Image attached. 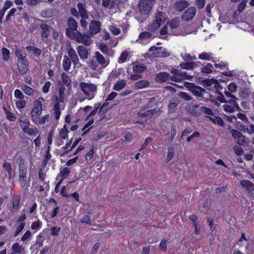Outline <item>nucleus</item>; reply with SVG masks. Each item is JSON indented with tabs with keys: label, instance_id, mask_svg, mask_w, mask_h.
<instances>
[{
	"label": "nucleus",
	"instance_id": "nucleus-1",
	"mask_svg": "<svg viewBox=\"0 0 254 254\" xmlns=\"http://www.w3.org/2000/svg\"><path fill=\"white\" fill-rule=\"evenodd\" d=\"M79 87L87 100H91L94 98L97 91V86L96 84L91 82H81L79 83Z\"/></svg>",
	"mask_w": 254,
	"mask_h": 254
},
{
	"label": "nucleus",
	"instance_id": "nucleus-9",
	"mask_svg": "<svg viewBox=\"0 0 254 254\" xmlns=\"http://www.w3.org/2000/svg\"><path fill=\"white\" fill-rule=\"evenodd\" d=\"M196 9L194 6H190L186 9L181 15L182 19L185 21H190L195 16Z\"/></svg>",
	"mask_w": 254,
	"mask_h": 254
},
{
	"label": "nucleus",
	"instance_id": "nucleus-23",
	"mask_svg": "<svg viewBox=\"0 0 254 254\" xmlns=\"http://www.w3.org/2000/svg\"><path fill=\"white\" fill-rule=\"evenodd\" d=\"M170 55V53L167 51V49L162 47H159L157 52H155V56L156 57L165 58Z\"/></svg>",
	"mask_w": 254,
	"mask_h": 254
},
{
	"label": "nucleus",
	"instance_id": "nucleus-27",
	"mask_svg": "<svg viewBox=\"0 0 254 254\" xmlns=\"http://www.w3.org/2000/svg\"><path fill=\"white\" fill-rule=\"evenodd\" d=\"M71 61L67 56H64L63 67L65 71H68L70 68Z\"/></svg>",
	"mask_w": 254,
	"mask_h": 254
},
{
	"label": "nucleus",
	"instance_id": "nucleus-50",
	"mask_svg": "<svg viewBox=\"0 0 254 254\" xmlns=\"http://www.w3.org/2000/svg\"><path fill=\"white\" fill-rule=\"evenodd\" d=\"M230 99L229 100H226V102L229 103V104H230L231 105H233V106H237V111H241V109L239 106L238 104H237L236 102V100L238 99L235 97V98H230Z\"/></svg>",
	"mask_w": 254,
	"mask_h": 254
},
{
	"label": "nucleus",
	"instance_id": "nucleus-28",
	"mask_svg": "<svg viewBox=\"0 0 254 254\" xmlns=\"http://www.w3.org/2000/svg\"><path fill=\"white\" fill-rule=\"evenodd\" d=\"M198 58L202 60L213 61V57L212 53L203 52L199 54Z\"/></svg>",
	"mask_w": 254,
	"mask_h": 254
},
{
	"label": "nucleus",
	"instance_id": "nucleus-34",
	"mask_svg": "<svg viewBox=\"0 0 254 254\" xmlns=\"http://www.w3.org/2000/svg\"><path fill=\"white\" fill-rule=\"evenodd\" d=\"M69 174L70 169L67 167H64L60 171L59 176L62 177L61 180L63 181L69 176Z\"/></svg>",
	"mask_w": 254,
	"mask_h": 254
},
{
	"label": "nucleus",
	"instance_id": "nucleus-51",
	"mask_svg": "<svg viewBox=\"0 0 254 254\" xmlns=\"http://www.w3.org/2000/svg\"><path fill=\"white\" fill-rule=\"evenodd\" d=\"M27 49L30 51H32L33 54L37 57H39L42 53L41 50L35 47H27Z\"/></svg>",
	"mask_w": 254,
	"mask_h": 254
},
{
	"label": "nucleus",
	"instance_id": "nucleus-14",
	"mask_svg": "<svg viewBox=\"0 0 254 254\" xmlns=\"http://www.w3.org/2000/svg\"><path fill=\"white\" fill-rule=\"evenodd\" d=\"M76 50L80 58L82 60H86L89 55V49L83 45H79L76 47Z\"/></svg>",
	"mask_w": 254,
	"mask_h": 254
},
{
	"label": "nucleus",
	"instance_id": "nucleus-56",
	"mask_svg": "<svg viewBox=\"0 0 254 254\" xmlns=\"http://www.w3.org/2000/svg\"><path fill=\"white\" fill-rule=\"evenodd\" d=\"M109 29L114 35H118L121 33V30L113 25L110 26Z\"/></svg>",
	"mask_w": 254,
	"mask_h": 254
},
{
	"label": "nucleus",
	"instance_id": "nucleus-3",
	"mask_svg": "<svg viewBox=\"0 0 254 254\" xmlns=\"http://www.w3.org/2000/svg\"><path fill=\"white\" fill-rule=\"evenodd\" d=\"M17 161L19 164V182L22 186H24L26 181L27 164L22 157H19Z\"/></svg>",
	"mask_w": 254,
	"mask_h": 254
},
{
	"label": "nucleus",
	"instance_id": "nucleus-37",
	"mask_svg": "<svg viewBox=\"0 0 254 254\" xmlns=\"http://www.w3.org/2000/svg\"><path fill=\"white\" fill-rule=\"evenodd\" d=\"M223 107L225 111L230 113H233L235 111V110H237V106L234 105L233 106V105H231L226 102L225 103V104L223 105Z\"/></svg>",
	"mask_w": 254,
	"mask_h": 254
},
{
	"label": "nucleus",
	"instance_id": "nucleus-43",
	"mask_svg": "<svg viewBox=\"0 0 254 254\" xmlns=\"http://www.w3.org/2000/svg\"><path fill=\"white\" fill-rule=\"evenodd\" d=\"M3 110L4 111L6 118L8 120L13 122L16 120V117L13 113L8 111L5 108H3Z\"/></svg>",
	"mask_w": 254,
	"mask_h": 254
},
{
	"label": "nucleus",
	"instance_id": "nucleus-39",
	"mask_svg": "<svg viewBox=\"0 0 254 254\" xmlns=\"http://www.w3.org/2000/svg\"><path fill=\"white\" fill-rule=\"evenodd\" d=\"M210 121H212L214 123L221 126H224V123L223 120L219 117L215 116L214 117H209Z\"/></svg>",
	"mask_w": 254,
	"mask_h": 254
},
{
	"label": "nucleus",
	"instance_id": "nucleus-45",
	"mask_svg": "<svg viewBox=\"0 0 254 254\" xmlns=\"http://www.w3.org/2000/svg\"><path fill=\"white\" fill-rule=\"evenodd\" d=\"M2 60L4 61H7L9 58L10 52L6 48H2L1 49Z\"/></svg>",
	"mask_w": 254,
	"mask_h": 254
},
{
	"label": "nucleus",
	"instance_id": "nucleus-25",
	"mask_svg": "<svg viewBox=\"0 0 254 254\" xmlns=\"http://www.w3.org/2000/svg\"><path fill=\"white\" fill-rule=\"evenodd\" d=\"M40 16L44 18H49L54 16V12L52 9L48 8L41 12Z\"/></svg>",
	"mask_w": 254,
	"mask_h": 254
},
{
	"label": "nucleus",
	"instance_id": "nucleus-24",
	"mask_svg": "<svg viewBox=\"0 0 254 254\" xmlns=\"http://www.w3.org/2000/svg\"><path fill=\"white\" fill-rule=\"evenodd\" d=\"M21 88L25 94L29 96H32L37 92L36 89H33L26 84H22Z\"/></svg>",
	"mask_w": 254,
	"mask_h": 254
},
{
	"label": "nucleus",
	"instance_id": "nucleus-4",
	"mask_svg": "<svg viewBox=\"0 0 254 254\" xmlns=\"http://www.w3.org/2000/svg\"><path fill=\"white\" fill-rule=\"evenodd\" d=\"M92 35H89V33L87 34L81 33L79 31L75 32V35L74 36V38H72L71 39H74L78 43H82L85 46H90L93 42V41L91 39Z\"/></svg>",
	"mask_w": 254,
	"mask_h": 254
},
{
	"label": "nucleus",
	"instance_id": "nucleus-44",
	"mask_svg": "<svg viewBox=\"0 0 254 254\" xmlns=\"http://www.w3.org/2000/svg\"><path fill=\"white\" fill-rule=\"evenodd\" d=\"M25 133L29 135H36L38 133V128L36 127L30 128L29 127L23 131Z\"/></svg>",
	"mask_w": 254,
	"mask_h": 254
},
{
	"label": "nucleus",
	"instance_id": "nucleus-10",
	"mask_svg": "<svg viewBox=\"0 0 254 254\" xmlns=\"http://www.w3.org/2000/svg\"><path fill=\"white\" fill-rule=\"evenodd\" d=\"M102 23L99 21L92 20L89 24V35L92 36L98 33L101 30Z\"/></svg>",
	"mask_w": 254,
	"mask_h": 254
},
{
	"label": "nucleus",
	"instance_id": "nucleus-6",
	"mask_svg": "<svg viewBox=\"0 0 254 254\" xmlns=\"http://www.w3.org/2000/svg\"><path fill=\"white\" fill-rule=\"evenodd\" d=\"M153 6L152 0H140L138 4L139 12L144 15L148 14Z\"/></svg>",
	"mask_w": 254,
	"mask_h": 254
},
{
	"label": "nucleus",
	"instance_id": "nucleus-13",
	"mask_svg": "<svg viewBox=\"0 0 254 254\" xmlns=\"http://www.w3.org/2000/svg\"><path fill=\"white\" fill-rule=\"evenodd\" d=\"M93 57L95 59L96 62L99 64H100L102 67H105L108 65L109 63V62L105 59L104 57L101 55L99 52H95Z\"/></svg>",
	"mask_w": 254,
	"mask_h": 254
},
{
	"label": "nucleus",
	"instance_id": "nucleus-41",
	"mask_svg": "<svg viewBox=\"0 0 254 254\" xmlns=\"http://www.w3.org/2000/svg\"><path fill=\"white\" fill-rule=\"evenodd\" d=\"M100 109V103H97L94 104V109L91 111L89 114L86 118V120L87 121L90 117L94 116L97 113V111Z\"/></svg>",
	"mask_w": 254,
	"mask_h": 254
},
{
	"label": "nucleus",
	"instance_id": "nucleus-32",
	"mask_svg": "<svg viewBox=\"0 0 254 254\" xmlns=\"http://www.w3.org/2000/svg\"><path fill=\"white\" fill-rule=\"evenodd\" d=\"M61 78L63 82L67 86H69L71 83V80L70 76L66 73L63 72L61 75Z\"/></svg>",
	"mask_w": 254,
	"mask_h": 254
},
{
	"label": "nucleus",
	"instance_id": "nucleus-17",
	"mask_svg": "<svg viewBox=\"0 0 254 254\" xmlns=\"http://www.w3.org/2000/svg\"><path fill=\"white\" fill-rule=\"evenodd\" d=\"M202 65L200 62H188L186 63H181L180 64V66L182 68L185 69H192L195 67L200 66Z\"/></svg>",
	"mask_w": 254,
	"mask_h": 254
},
{
	"label": "nucleus",
	"instance_id": "nucleus-55",
	"mask_svg": "<svg viewBox=\"0 0 254 254\" xmlns=\"http://www.w3.org/2000/svg\"><path fill=\"white\" fill-rule=\"evenodd\" d=\"M128 56V54L127 52L124 51L122 53L119 59V63H124L127 59Z\"/></svg>",
	"mask_w": 254,
	"mask_h": 254
},
{
	"label": "nucleus",
	"instance_id": "nucleus-12",
	"mask_svg": "<svg viewBox=\"0 0 254 254\" xmlns=\"http://www.w3.org/2000/svg\"><path fill=\"white\" fill-rule=\"evenodd\" d=\"M28 63L26 59H22L18 60L17 67L21 74H24L28 70Z\"/></svg>",
	"mask_w": 254,
	"mask_h": 254
},
{
	"label": "nucleus",
	"instance_id": "nucleus-59",
	"mask_svg": "<svg viewBox=\"0 0 254 254\" xmlns=\"http://www.w3.org/2000/svg\"><path fill=\"white\" fill-rule=\"evenodd\" d=\"M80 221L82 223L88 224H91V217L88 215H84L83 217H82V218L80 219Z\"/></svg>",
	"mask_w": 254,
	"mask_h": 254
},
{
	"label": "nucleus",
	"instance_id": "nucleus-33",
	"mask_svg": "<svg viewBox=\"0 0 254 254\" xmlns=\"http://www.w3.org/2000/svg\"><path fill=\"white\" fill-rule=\"evenodd\" d=\"M180 20L179 17H176L172 19L169 23V26L171 29L177 28L180 24Z\"/></svg>",
	"mask_w": 254,
	"mask_h": 254
},
{
	"label": "nucleus",
	"instance_id": "nucleus-48",
	"mask_svg": "<svg viewBox=\"0 0 254 254\" xmlns=\"http://www.w3.org/2000/svg\"><path fill=\"white\" fill-rule=\"evenodd\" d=\"M213 65L211 64H207L206 66H202L201 71L204 73H209L212 72Z\"/></svg>",
	"mask_w": 254,
	"mask_h": 254
},
{
	"label": "nucleus",
	"instance_id": "nucleus-46",
	"mask_svg": "<svg viewBox=\"0 0 254 254\" xmlns=\"http://www.w3.org/2000/svg\"><path fill=\"white\" fill-rule=\"evenodd\" d=\"M175 153L174 148L173 147H170L168 149L167 157L166 158V162H170L173 158Z\"/></svg>",
	"mask_w": 254,
	"mask_h": 254
},
{
	"label": "nucleus",
	"instance_id": "nucleus-42",
	"mask_svg": "<svg viewBox=\"0 0 254 254\" xmlns=\"http://www.w3.org/2000/svg\"><path fill=\"white\" fill-rule=\"evenodd\" d=\"M11 250L17 254H21L24 249L21 247L18 243H15L12 245Z\"/></svg>",
	"mask_w": 254,
	"mask_h": 254
},
{
	"label": "nucleus",
	"instance_id": "nucleus-57",
	"mask_svg": "<svg viewBox=\"0 0 254 254\" xmlns=\"http://www.w3.org/2000/svg\"><path fill=\"white\" fill-rule=\"evenodd\" d=\"M179 96L185 101H190L191 100V97L188 93L184 92H181L179 93Z\"/></svg>",
	"mask_w": 254,
	"mask_h": 254
},
{
	"label": "nucleus",
	"instance_id": "nucleus-30",
	"mask_svg": "<svg viewBox=\"0 0 254 254\" xmlns=\"http://www.w3.org/2000/svg\"><path fill=\"white\" fill-rule=\"evenodd\" d=\"M254 94V93H252L250 90L245 89L240 91L239 93V95L241 98L248 99L250 98V96L253 97Z\"/></svg>",
	"mask_w": 254,
	"mask_h": 254
},
{
	"label": "nucleus",
	"instance_id": "nucleus-49",
	"mask_svg": "<svg viewBox=\"0 0 254 254\" xmlns=\"http://www.w3.org/2000/svg\"><path fill=\"white\" fill-rule=\"evenodd\" d=\"M94 153V151L92 148L86 153L85 155V160L88 163H91L92 162V158H93Z\"/></svg>",
	"mask_w": 254,
	"mask_h": 254
},
{
	"label": "nucleus",
	"instance_id": "nucleus-18",
	"mask_svg": "<svg viewBox=\"0 0 254 254\" xmlns=\"http://www.w3.org/2000/svg\"><path fill=\"white\" fill-rule=\"evenodd\" d=\"M41 29V37L43 39H47L50 34L51 29L53 28L46 24H41L40 25Z\"/></svg>",
	"mask_w": 254,
	"mask_h": 254
},
{
	"label": "nucleus",
	"instance_id": "nucleus-11",
	"mask_svg": "<svg viewBox=\"0 0 254 254\" xmlns=\"http://www.w3.org/2000/svg\"><path fill=\"white\" fill-rule=\"evenodd\" d=\"M67 52L68 58L72 62L74 65H78L79 64V60L75 50L69 45L67 48Z\"/></svg>",
	"mask_w": 254,
	"mask_h": 254
},
{
	"label": "nucleus",
	"instance_id": "nucleus-8",
	"mask_svg": "<svg viewBox=\"0 0 254 254\" xmlns=\"http://www.w3.org/2000/svg\"><path fill=\"white\" fill-rule=\"evenodd\" d=\"M231 133L238 144L241 146L246 145V137L240 131L233 129L231 130Z\"/></svg>",
	"mask_w": 254,
	"mask_h": 254
},
{
	"label": "nucleus",
	"instance_id": "nucleus-16",
	"mask_svg": "<svg viewBox=\"0 0 254 254\" xmlns=\"http://www.w3.org/2000/svg\"><path fill=\"white\" fill-rule=\"evenodd\" d=\"M189 6V2L186 0H179L174 3V9L177 11H182Z\"/></svg>",
	"mask_w": 254,
	"mask_h": 254
},
{
	"label": "nucleus",
	"instance_id": "nucleus-47",
	"mask_svg": "<svg viewBox=\"0 0 254 254\" xmlns=\"http://www.w3.org/2000/svg\"><path fill=\"white\" fill-rule=\"evenodd\" d=\"M178 76L181 78V81L184 79H190L192 77V76L188 74L186 71L181 70H180Z\"/></svg>",
	"mask_w": 254,
	"mask_h": 254
},
{
	"label": "nucleus",
	"instance_id": "nucleus-40",
	"mask_svg": "<svg viewBox=\"0 0 254 254\" xmlns=\"http://www.w3.org/2000/svg\"><path fill=\"white\" fill-rule=\"evenodd\" d=\"M20 127L24 131L30 126V122L28 119H24L19 120Z\"/></svg>",
	"mask_w": 254,
	"mask_h": 254
},
{
	"label": "nucleus",
	"instance_id": "nucleus-5",
	"mask_svg": "<svg viewBox=\"0 0 254 254\" xmlns=\"http://www.w3.org/2000/svg\"><path fill=\"white\" fill-rule=\"evenodd\" d=\"M67 24L68 27L65 29L66 35L70 39L74 38L75 35V32L77 28V23L76 20L72 17H69L67 20Z\"/></svg>",
	"mask_w": 254,
	"mask_h": 254
},
{
	"label": "nucleus",
	"instance_id": "nucleus-53",
	"mask_svg": "<svg viewBox=\"0 0 254 254\" xmlns=\"http://www.w3.org/2000/svg\"><path fill=\"white\" fill-rule=\"evenodd\" d=\"M51 158V154L50 153V148L48 147V149L46 151V154L44 158V160L43 162V164L44 166H46L48 164V160L50 159Z\"/></svg>",
	"mask_w": 254,
	"mask_h": 254
},
{
	"label": "nucleus",
	"instance_id": "nucleus-36",
	"mask_svg": "<svg viewBox=\"0 0 254 254\" xmlns=\"http://www.w3.org/2000/svg\"><path fill=\"white\" fill-rule=\"evenodd\" d=\"M65 89L64 85L61 84L59 89V99L61 102H64L65 101V95L64 94Z\"/></svg>",
	"mask_w": 254,
	"mask_h": 254
},
{
	"label": "nucleus",
	"instance_id": "nucleus-52",
	"mask_svg": "<svg viewBox=\"0 0 254 254\" xmlns=\"http://www.w3.org/2000/svg\"><path fill=\"white\" fill-rule=\"evenodd\" d=\"M99 49L102 51V53L106 54H109V49L105 43H101L99 45Z\"/></svg>",
	"mask_w": 254,
	"mask_h": 254
},
{
	"label": "nucleus",
	"instance_id": "nucleus-35",
	"mask_svg": "<svg viewBox=\"0 0 254 254\" xmlns=\"http://www.w3.org/2000/svg\"><path fill=\"white\" fill-rule=\"evenodd\" d=\"M149 82L146 80H142L136 82L135 87L137 89H142L148 86Z\"/></svg>",
	"mask_w": 254,
	"mask_h": 254
},
{
	"label": "nucleus",
	"instance_id": "nucleus-38",
	"mask_svg": "<svg viewBox=\"0 0 254 254\" xmlns=\"http://www.w3.org/2000/svg\"><path fill=\"white\" fill-rule=\"evenodd\" d=\"M179 104L178 100H175L171 101L168 105L169 111L171 113H174L176 109L177 106Z\"/></svg>",
	"mask_w": 254,
	"mask_h": 254
},
{
	"label": "nucleus",
	"instance_id": "nucleus-20",
	"mask_svg": "<svg viewBox=\"0 0 254 254\" xmlns=\"http://www.w3.org/2000/svg\"><path fill=\"white\" fill-rule=\"evenodd\" d=\"M170 77V74L166 72H161L156 77V80L159 83H163L167 81Z\"/></svg>",
	"mask_w": 254,
	"mask_h": 254
},
{
	"label": "nucleus",
	"instance_id": "nucleus-58",
	"mask_svg": "<svg viewBox=\"0 0 254 254\" xmlns=\"http://www.w3.org/2000/svg\"><path fill=\"white\" fill-rule=\"evenodd\" d=\"M198 107L199 106L198 105H192L189 108L188 111L190 114L194 115H196L198 114L196 109L198 108Z\"/></svg>",
	"mask_w": 254,
	"mask_h": 254
},
{
	"label": "nucleus",
	"instance_id": "nucleus-60",
	"mask_svg": "<svg viewBox=\"0 0 254 254\" xmlns=\"http://www.w3.org/2000/svg\"><path fill=\"white\" fill-rule=\"evenodd\" d=\"M200 111L202 112H203L206 114H207V115H213V112L212 111V110L211 109L207 108L206 107H204V106L201 107L200 108Z\"/></svg>",
	"mask_w": 254,
	"mask_h": 254
},
{
	"label": "nucleus",
	"instance_id": "nucleus-7",
	"mask_svg": "<svg viewBox=\"0 0 254 254\" xmlns=\"http://www.w3.org/2000/svg\"><path fill=\"white\" fill-rule=\"evenodd\" d=\"M42 105L41 102L39 101H36L35 102V106L31 112L33 120L35 122H37L38 119H39L42 113Z\"/></svg>",
	"mask_w": 254,
	"mask_h": 254
},
{
	"label": "nucleus",
	"instance_id": "nucleus-2",
	"mask_svg": "<svg viewBox=\"0 0 254 254\" xmlns=\"http://www.w3.org/2000/svg\"><path fill=\"white\" fill-rule=\"evenodd\" d=\"M190 90L199 101L206 102L211 97L210 93L201 87L196 86L192 88Z\"/></svg>",
	"mask_w": 254,
	"mask_h": 254
},
{
	"label": "nucleus",
	"instance_id": "nucleus-63",
	"mask_svg": "<svg viewBox=\"0 0 254 254\" xmlns=\"http://www.w3.org/2000/svg\"><path fill=\"white\" fill-rule=\"evenodd\" d=\"M51 83L50 81H46L42 87V91L44 93H47L49 90Z\"/></svg>",
	"mask_w": 254,
	"mask_h": 254
},
{
	"label": "nucleus",
	"instance_id": "nucleus-64",
	"mask_svg": "<svg viewBox=\"0 0 254 254\" xmlns=\"http://www.w3.org/2000/svg\"><path fill=\"white\" fill-rule=\"evenodd\" d=\"M195 3L198 9H202L205 5V0H196Z\"/></svg>",
	"mask_w": 254,
	"mask_h": 254
},
{
	"label": "nucleus",
	"instance_id": "nucleus-61",
	"mask_svg": "<svg viewBox=\"0 0 254 254\" xmlns=\"http://www.w3.org/2000/svg\"><path fill=\"white\" fill-rule=\"evenodd\" d=\"M15 104L18 109H23L26 105V102L22 99H20L16 101Z\"/></svg>",
	"mask_w": 254,
	"mask_h": 254
},
{
	"label": "nucleus",
	"instance_id": "nucleus-21",
	"mask_svg": "<svg viewBox=\"0 0 254 254\" xmlns=\"http://www.w3.org/2000/svg\"><path fill=\"white\" fill-rule=\"evenodd\" d=\"M162 12L159 11L156 16V20L152 23V27L154 29L159 28L162 22Z\"/></svg>",
	"mask_w": 254,
	"mask_h": 254
},
{
	"label": "nucleus",
	"instance_id": "nucleus-26",
	"mask_svg": "<svg viewBox=\"0 0 254 254\" xmlns=\"http://www.w3.org/2000/svg\"><path fill=\"white\" fill-rule=\"evenodd\" d=\"M133 71L136 73H141L146 68V66L143 64H133Z\"/></svg>",
	"mask_w": 254,
	"mask_h": 254
},
{
	"label": "nucleus",
	"instance_id": "nucleus-31",
	"mask_svg": "<svg viewBox=\"0 0 254 254\" xmlns=\"http://www.w3.org/2000/svg\"><path fill=\"white\" fill-rule=\"evenodd\" d=\"M126 81L125 80H121L117 81L114 85V89L116 91H120L123 89L126 85Z\"/></svg>",
	"mask_w": 254,
	"mask_h": 254
},
{
	"label": "nucleus",
	"instance_id": "nucleus-54",
	"mask_svg": "<svg viewBox=\"0 0 254 254\" xmlns=\"http://www.w3.org/2000/svg\"><path fill=\"white\" fill-rule=\"evenodd\" d=\"M88 65L89 67L92 70H96L98 68L97 62H95L94 60L89 61V63H88Z\"/></svg>",
	"mask_w": 254,
	"mask_h": 254
},
{
	"label": "nucleus",
	"instance_id": "nucleus-15",
	"mask_svg": "<svg viewBox=\"0 0 254 254\" xmlns=\"http://www.w3.org/2000/svg\"><path fill=\"white\" fill-rule=\"evenodd\" d=\"M241 186L245 188L249 194L254 198V186L249 180H243L240 183Z\"/></svg>",
	"mask_w": 254,
	"mask_h": 254
},
{
	"label": "nucleus",
	"instance_id": "nucleus-19",
	"mask_svg": "<svg viewBox=\"0 0 254 254\" xmlns=\"http://www.w3.org/2000/svg\"><path fill=\"white\" fill-rule=\"evenodd\" d=\"M151 36V34L148 32H143L139 36L137 42L141 44H145L149 41Z\"/></svg>",
	"mask_w": 254,
	"mask_h": 254
},
{
	"label": "nucleus",
	"instance_id": "nucleus-62",
	"mask_svg": "<svg viewBox=\"0 0 254 254\" xmlns=\"http://www.w3.org/2000/svg\"><path fill=\"white\" fill-rule=\"evenodd\" d=\"M248 0H242V1L239 4L238 10L239 12H242L246 7Z\"/></svg>",
	"mask_w": 254,
	"mask_h": 254
},
{
	"label": "nucleus",
	"instance_id": "nucleus-22",
	"mask_svg": "<svg viewBox=\"0 0 254 254\" xmlns=\"http://www.w3.org/2000/svg\"><path fill=\"white\" fill-rule=\"evenodd\" d=\"M77 7L78 9V12L79 14H80V16L83 19L87 18L88 15L85 8V5L82 3H79L77 5Z\"/></svg>",
	"mask_w": 254,
	"mask_h": 254
},
{
	"label": "nucleus",
	"instance_id": "nucleus-29",
	"mask_svg": "<svg viewBox=\"0 0 254 254\" xmlns=\"http://www.w3.org/2000/svg\"><path fill=\"white\" fill-rule=\"evenodd\" d=\"M72 143V139L66 143L64 146L62 148V151L60 153V156H63L65 155L68 151L71 150L73 148H71V144Z\"/></svg>",
	"mask_w": 254,
	"mask_h": 254
}]
</instances>
